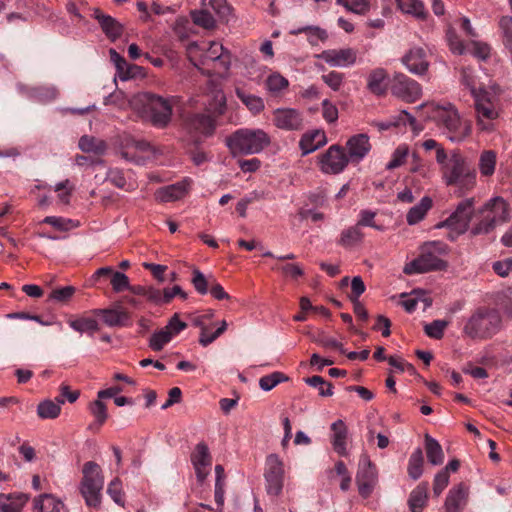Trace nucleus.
Here are the masks:
<instances>
[{
  "label": "nucleus",
  "instance_id": "53",
  "mask_svg": "<svg viewBox=\"0 0 512 512\" xmlns=\"http://www.w3.org/2000/svg\"><path fill=\"white\" fill-rule=\"evenodd\" d=\"M289 85L288 80L278 73L271 74L266 80V87L271 93H279Z\"/></svg>",
  "mask_w": 512,
  "mask_h": 512
},
{
  "label": "nucleus",
  "instance_id": "52",
  "mask_svg": "<svg viewBox=\"0 0 512 512\" xmlns=\"http://www.w3.org/2000/svg\"><path fill=\"white\" fill-rule=\"evenodd\" d=\"M448 326L445 320H434L424 326L425 334L433 339H441L444 336V330Z\"/></svg>",
  "mask_w": 512,
  "mask_h": 512
},
{
  "label": "nucleus",
  "instance_id": "8",
  "mask_svg": "<svg viewBox=\"0 0 512 512\" xmlns=\"http://www.w3.org/2000/svg\"><path fill=\"white\" fill-rule=\"evenodd\" d=\"M82 474L80 493L87 506L96 508L100 505L104 484L102 469L96 462L88 461L83 465Z\"/></svg>",
  "mask_w": 512,
  "mask_h": 512
},
{
  "label": "nucleus",
  "instance_id": "30",
  "mask_svg": "<svg viewBox=\"0 0 512 512\" xmlns=\"http://www.w3.org/2000/svg\"><path fill=\"white\" fill-rule=\"evenodd\" d=\"M326 143V135L322 131H313L302 135L299 141V147L302 155L314 152Z\"/></svg>",
  "mask_w": 512,
  "mask_h": 512
},
{
  "label": "nucleus",
  "instance_id": "42",
  "mask_svg": "<svg viewBox=\"0 0 512 512\" xmlns=\"http://www.w3.org/2000/svg\"><path fill=\"white\" fill-rule=\"evenodd\" d=\"M423 452L421 448H417L410 456L407 472L411 479L417 480L422 476L423 473Z\"/></svg>",
  "mask_w": 512,
  "mask_h": 512
},
{
  "label": "nucleus",
  "instance_id": "33",
  "mask_svg": "<svg viewBox=\"0 0 512 512\" xmlns=\"http://www.w3.org/2000/svg\"><path fill=\"white\" fill-rule=\"evenodd\" d=\"M35 512H65L64 504L51 494H42L34 499Z\"/></svg>",
  "mask_w": 512,
  "mask_h": 512
},
{
  "label": "nucleus",
  "instance_id": "16",
  "mask_svg": "<svg viewBox=\"0 0 512 512\" xmlns=\"http://www.w3.org/2000/svg\"><path fill=\"white\" fill-rule=\"evenodd\" d=\"M273 123L281 130L300 131L304 127L303 115L293 108H277L273 111Z\"/></svg>",
  "mask_w": 512,
  "mask_h": 512
},
{
  "label": "nucleus",
  "instance_id": "21",
  "mask_svg": "<svg viewBox=\"0 0 512 512\" xmlns=\"http://www.w3.org/2000/svg\"><path fill=\"white\" fill-rule=\"evenodd\" d=\"M191 186V180L186 178L177 183L161 187L155 192V199L161 203L174 202L185 197Z\"/></svg>",
  "mask_w": 512,
  "mask_h": 512
},
{
  "label": "nucleus",
  "instance_id": "1",
  "mask_svg": "<svg viewBox=\"0 0 512 512\" xmlns=\"http://www.w3.org/2000/svg\"><path fill=\"white\" fill-rule=\"evenodd\" d=\"M430 118L452 142H462L472 133V122L462 119L454 105L431 104Z\"/></svg>",
  "mask_w": 512,
  "mask_h": 512
},
{
  "label": "nucleus",
  "instance_id": "46",
  "mask_svg": "<svg viewBox=\"0 0 512 512\" xmlns=\"http://www.w3.org/2000/svg\"><path fill=\"white\" fill-rule=\"evenodd\" d=\"M212 275L206 277L200 270L194 269L192 272L191 283L193 284L195 290L200 295H205L208 293L211 283H212Z\"/></svg>",
  "mask_w": 512,
  "mask_h": 512
},
{
  "label": "nucleus",
  "instance_id": "7",
  "mask_svg": "<svg viewBox=\"0 0 512 512\" xmlns=\"http://www.w3.org/2000/svg\"><path fill=\"white\" fill-rule=\"evenodd\" d=\"M442 175L449 186L456 185L465 191L476 186V170L470 168L467 158L459 150L451 151L449 163L444 166Z\"/></svg>",
  "mask_w": 512,
  "mask_h": 512
},
{
  "label": "nucleus",
  "instance_id": "34",
  "mask_svg": "<svg viewBox=\"0 0 512 512\" xmlns=\"http://www.w3.org/2000/svg\"><path fill=\"white\" fill-rule=\"evenodd\" d=\"M432 199L428 196L423 197L420 202L410 208L406 215V220L409 225H415L424 219L427 212L432 208Z\"/></svg>",
  "mask_w": 512,
  "mask_h": 512
},
{
  "label": "nucleus",
  "instance_id": "43",
  "mask_svg": "<svg viewBox=\"0 0 512 512\" xmlns=\"http://www.w3.org/2000/svg\"><path fill=\"white\" fill-rule=\"evenodd\" d=\"M60 413V405L50 399L41 401L37 406V415L41 419H56Z\"/></svg>",
  "mask_w": 512,
  "mask_h": 512
},
{
  "label": "nucleus",
  "instance_id": "57",
  "mask_svg": "<svg viewBox=\"0 0 512 512\" xmlns=\"http://www.w3.org/2000/svg\"><path fill=\"white\" fill-rule=\"evenodd\" d=\"M110 283L113 291L116 293H120L130 288L129 278L122 272L114 271Z\"/></svg>",
  "mask_w": 512,
  "mask_h": 512
},
{
  "label": "nucleus",
  "instance_id": "36",
  "mask_svg": "<svg viewBox=\"0 0 512 512\" xmlns=\"http://www.w3.org/2000/svg\"><path fill=\"white\" fill-rule=\"evenodd\" d=\"M425 450L429 463L432 465H440L444 461V453L439 442L431 437L425 435Z\"/></svg>",
  "mask_w": 512,
  "mask_h": 512
},
{
  "label": "nucleus",
  "instance_id": "20",
  "mask_svg": "<svg viewBox=\"0 0 512 512\" xmlns=\"http://www.w3.org/2000/svg\"><path fill=\"white\" fill-rule=\"evenodd\" d=\"M317 57L331 67H348L355 64L357 52L352 48L328 49L322 51Z\"/></svg>",
  "mask_w": 512,
  "mask_h": 512
},
{
  "label": "nucleus",
  "instance_id": "63",
  "mask_svg": "<svg viewBox=\"0 0 512 512\" xmlns=\"http://www.w3.org/2000/svg\"><path fill=\"white\" fill-rule=\"evenodd\" d=\"M321 79L332 90L338 91L343 84L344 74L336 71H331L328 74L322 75Z\"/></svg>",
  "mask_w": 512,
  "mask_h": 512
},
{
  "label": "nucleus",
  "instance_id": "26",
  "mask_svg": "<svg viewBox=\"0 0 512 512\" xmlns=\"http://www.w3.org/2000/svg\"><path fill=\"white\" fill-rule=\"evenodd\" d=\"M467 502V489L463 483L453 487L445 500V512H462Z\"/></svg>",
  "mask_w": 512,
  "mask_h": 512
},
{
  "label": "nucleus",
  "instance_id": "31",
  "mask_svg": "<svg viewBox=\"0 0 512 512\" xmlns=\"http://www.w3.org/2000/svg\"><path fill=\"white\" fill-rule=\"evenodd\" d=\"M364 233L355 224L344 230H342L337 244L345 249H351L355 246L360 245L363 242Z\"/></svg>",
  "mask_w": 512,
  "mask_h": 512
},
{
  "label": "nucleus",
  "instance_id": "6",
  "mask_svg": "<svg viewBox=\"0 0 512 512\" xmlns=\"http://www.w3.org/2000/svg\"><path fill=\"white\" fill-rule=\"evenodd\" d=\"M270 143V136L262 129H238L226 139V145L233 155L257 154Z\"/></svg>",
  "mask_w": 512,
  "mask_h": 512
},
{
  "label": "nucleus",
  "instance_id": "23",
  "mask_svg": "<svg viewBox=\"0 0 512 512\" xmlns=\"http://www.w3.org/2000/svg\"><path fill=\"white\" fill-rule=\"evenodd\" d=\"M93 314L102 316L103 322L109 327H124L130 324V314L121 307L111 309H95Z\"/></svg>",
  "mask_w": 512,
  "mask_h": 512
},
{
  "label": "nucleus",
  "instance_id": "25",
  "mask_svg": "<svg viewBox=\"0 0 512 512\" xmlns=\"http://www.w3.org/2000/svg\"><path fill=\"white\" fill-rule=\"evenodd\" d=\"M94 17L98 21L102 31L111 41L117 40L123 33V26L115 18L103 14L99 9L94 12Z\"/></svg>",
  "mask_w": 512,
  "mask_h": 512
},
{
  "label": "nucleus",
  "instance_id": "27",
  "mask_svg": "<svg viewBox=\"0 0 512 512\" xmlns=\"http://www.w3.org/2000/svg\"><path fill=\"white\" fill-rule=\"evenodd\" d=\"M388 73L384 68L373 69L367 77V89L376 96L387 93Z\"/></svg>",
  "mask_w": 512,
  "mask_h": 512
},
{
  "label": "nucleus",
  "instance_id": "24",
  "mask_svg": "<svg viewBox=\"0 0 512 512\" xmlns=\"http://www.w3.org/2000/svg\"><path fill=\"white\" fill-rule=\"evenodd\" d=\"M206 60L217 62L219 66L224 70L228 71L231 65L230 52L220 43L211 42L205 54L201 64H205Z\"/></svg>",
  "mask_w": 512,
  "mask_h": 512
},
{
  "label": "nucleus",
  "instance_id": "60",
  "mask_svg": "<svg viewBox=\"0 0 512 512\" xmlns=\"http://www.w3.org/2000/svg\"><path fill=\"white\" fill-rule=\"evenodd\" d=\"M170 336L173 338L178 335L181 331L187 328V324L180 320V316L178 313H174L173 316L169 319L168 323L165 327H163Z\"/></svg>",
  "mask_w": 512,
  "mask_h": 512
},
{
  "label": "nucleus",
  "instance_id": "55",
  "mask_svg": "<svg viewBox=\"0 0 512 512\" xmlns=\"http://www.w3.org/2000/svg\"><path fill=\"white\" fill-rule=\"evenodd\" d=\"M337 2L357 14H365L370 7L368 0H337Z\"/></svg>",
  "mask_w": 512,
  "mask_h": 512
},
{
  "label": "nucleus",
  "instance_id": "4",
  "mask_svg": "<svg viewBox=\"0 0 512 512\" xmlns=\"http://www.w3.org/2000/svg\"><path fill=\"white\" fill-rule=\"evenodd\" d=\"M447 254V245L440 241L425 243L420 248L417 258L404 266L403 272L406 275L441 271L447 268V262L442 256Z\"/></svg>",
  "mask_w": 512,
  "mask_h": 512
},
{
  "label": "nucleus",
  "instance_id": "29",
  "mask_svg": "<svg viewBox=\"0 0 512 512\" xmlns=\"http://www.w3.org/2000/svg\"><path fill=\"white\" fill-rule=\"evenodd\" d=\"M331 430L333 432L331 440L333 449L340 456H345L347 454L346 439L348 434L346 424L343 420L339 419L332 423Z\"/></svg>",
  "mask_w": 512,
  "mask_h": 512
},
{
  "label": "nucleus",
  "instance_id": "13",
  "mask_svg": "<svg viewBox=\"0 0 512 512\" xmlns=\"http://www.w3.org/2000/svg\"><path fill=\"white\" fill-rule=\"evenodd\" d=\"M378 482L376 466L371 462L369 456L364 454L359 461L356 474V484L361 497L367 499L371 496Z\"/></svg>",
  "mask_w": 512,
  "mask_h": 512
},
{
  "label": "nucleus",
  "instance_id": "58",
  "mask_svg": "<svg viewBox=\"0 0 512 512\" xmlns=\"http://www.w3.org/2000/svg\"><path fill=\"white\" fill-rule=\"evenodd\" d=\"M272 269L281 271L284 276L290 277L292 279H297L304 274L303 268L299 264L295 263H287L281 266L276 264L272 267Z\"/></svg>",
  "mask_w": 512,
  "mask_h": 512
},
{
  "label": "nucleus",
  "instance_id": "22",
  "mask_svg": "<svg viewBox=\"0 0 512 512\" xmlns=\"http://www.w3.org/2000/svg\"><path fill=\"white\" fill-rule=\"evenodd\" d=\"M191 462L198 481L203 482L208 475L207 467H210L212 462L209 448L204 442H200L195 446L194 451L191 453Z\"/></svg>",
  "mask_w": 512,
  "mask_h": 512
},
{
  "label": "nucleus",
  "instance_id": "56",
  "mask_svg": "<svg viewBox=\"0 0 512 512\" xmlns=\"http://www.w3.org/2000/svg\"><path fill=\"white\" fill-rule=\"evenodd\" d=\"M360 218L356 225L361 229L362 227H372L378 231H383V226L377 225L374 221L376 212L371 210H362L359 214Z\"/></svg>",
  "mask_w": 512,
  "mask_h": 512
},
{
  "label": "nucleus",
  "instance_id": "11",
  "mask_svg": "<svg viewBox=\"0 0 512 512\" xmlns=\"http://www.w3.org/2000/svg\"><path fill=\"white\" fill-rule=\"evenodd\" d=\"M284 463L277 454H269L265 461L264 478L269 495L281 494L284 484Z\"/></svg>",
  "mask_w": 512,
  "mask_h": 512
},
{
  "label": "nucleus",
  "instance_id": "15",
  "mask_svg": "<svg viewBox=\"0 0 512 512\" xmlns=\"http://www.w3.org/2000/svg\"><path fill=\"white\" fill-rule=\"evenodd\" d=\"M184 126L195 137H210L216 129V117L205 113H193L186 116Z\"/></svg>",
  "mask_w": 512,
  "mask_h": 512
},
{
  "label": "nucleus",
  "instance_id": "3",
  "mask_svg": "<svg viewBox=\"0 0 512 512\" xmlns=\"http://www.w3.org/2000/svg\"><path fill=\"white\" fill-rule=\"evenodd\" d=\"M476 125L481 132H493L496 129V120L500 116L501 104L499 97L492 91L484 88H472Z\"/></svg>",
  "mask_w": 512,
  "mask_h": 512
},
{
  "label": "nucleus",
  "instance_id": "19",
  "mask_svg": "<svg viewBox=\"0 0 512 512\" xmlns=\"http://www.w3.org/2000/svg\"><path fill=\"white\" fill-rule=\"evenodd\" d=\"M372 145L370 138L365 133H359L351 136L347 142V156L352 164H359L370 152Z\"/></svg>",
  "mask_w": 512,
  "mask_h": 512
},
{
  "label": "nucleus",
  "instance_id": "17",
  "mask_svg": "<svg viewBox=\"0 0 512 512\" xmlns=\"http://www.w3.org/2000/svg\"><path fill=\"white\" fill-rule=\"evenodd\" d=\"M401 61L410 73L417 76H424L430 67L427 52L422 47L410 48Z\"/></svg>",
  "mask_w": 512,
  "mask_h": 512
},
{
  "label": "nucleus",
  "instance_id": "59",
  "mask_svg": "<svg viewBox=\"0 0 512 512\" xmlns=\"http://www.w3.org/2000/svg\"><path fill=\"white\" fill-rule=\"evenodd\" d=\"M388 363L399 372L407 371L410 375H418L416 368L411 363H408L404 359L395 356L388 357Z\"/></svg>",
  "mask_w": 512,
  "mask_h": 512
},
{
  "label": "nucleus",
  "instance_id": "32",
  "mask_svg": "<svg viewBox=\"0 0 512 512\" xmlns=\"http://www.w3.org/2000/svg\"><path fill=\"white\" fill-rule=\"evenodd\" d=\"M497 165V153L494 150H483L479 155L478 169L481 177L490 178L494 175Z\"/></svg>",
  "mask_w": 512,
  "mask_h": 512
},
{
  "label": "nucleus",
  "instance_id": "47",
  "mask_svg": "<svg viewBox=\"0 0 512 512\" xmlns=\"http://www.w3.org/2000/svg\"><path fill=\"white\" fill-rule=\"evenodd\" d=\"M89 410L95 418V424L100 428L108 419L106 404L97 399L89 404Z\"/></svg>",
  "mask_w": 512,
  "mask_h": 512
},
{
  "label": "nucleus",
  "instance_id": "41",
  "mask_svg": "<svg viewBox=\"0 0 512 512\" xmlns=\"http://www.w3.org/2000/svg\"><path fill=\"white\" fill-rule=\"evenodd\" d=\"M501 41L504 48L512 55V16H502L498 21Z\"/></svg>",
  "mask_w": 512,
  "mask_h": 512
},
{
  "label": "nucleus",
  "instance_id": "28",
  "mask_svg": "<svg viewBox=\"0 0 512 512\" xmlns=\"http://www.w3.org/2000/svg\"><path fill=\"white\" fill-rule=\"evenodd\" d=\"M29 500L25 493L0 494L1 512H20Z\"/></svg>",
  "mask_w": 512,
  "mask_h": 512
},
{
  "label": "nucleus",
  "instance_id": "49",
  "mask_svg": "<svg viewBox=\"0 0 512 512\" xmlns=\"http://www.w3.org/2000/svg\"><path fill=\"white\" fill-rule=\"evenodd\" d=\"M288 377L282 372H273L260 378L259 386L264 391L272 390L281 382L287 381Z\"/></svg>",
  "mask_w": 512,
  "mask_h": 512
},
{
  "label": "nucleus",
  "instance_id": "2",
  "mask_svg": "<svg viewBox=\"0 0 512 512\" xmlns=\"http://www.w3.org/2000/svg\"><path fill=\"white\" fill-rule=\"evenodd\" d=\"M502 318L493 308L480 307L466 320L462 334L472 340H488L501 330Z\"/></svg>",
  "mask_w": 512,
  "mask_h": 512
},
{
  "label": "nucleus",
  "instance_id": "61",
  "mask_svg": "<svg viewBox=\"0 0 512 512\" xmlns=\"http://www.w3.org/2000/svg\"><path fill=\"white\" fill-rule=\"evenodd\" d=\"M210 6L221 19L229 20L232 8L227 0H210Z\"/></svg>",
  "mask_w": 512,
  "mask_h": 512
},
{
  "label": "nucleus",
  "instance_id": "38",
  "mask_svg": "<svg viewBox=\"0 0 512 512\" xmlns=\"http://www.w3.org/2000/svg\"><path fill=\"white\" fill-rule=\"evenodd\" d=\"M290 33L292 35L306 34L307 41L314 46L318 45L319 42H325L328 38L326 30L318 26H303L292 30Z\"/></svg>",
  "mask_w": 512,
  "mask_h": 512
},
{
  "label": "nucleus",
  "instance_id": "9",
  "mask_svg": "<svg viewBox=\"0 0 512 512\" xmlns=\"http://www.w3.org/2000/svg\"><path fill=\"white\" fill-rule=\"evenodd\" d=\"M140 101L144 107V116L153 126L166 127L171 121L172 104L170 99L163 98L153 93H143Z\"/></svg>",
  "mask_w": 512,
  "mask_h": 512
},
{
  "label": "nucleus",
  "instance_id": "54",
  "mask_svg": "<svg viewBox=\"0 0 512 512\" xmlns=\"http://www.w3.org/2000/svg\"><path fill=\"white\" fill-rule=\"evenodd\" d=\"M446 40L449 49L452 53L461 55L465 50L463 41L459 38L456 31L453 28H448L446 31Z\"/></svg>",
  "mask_w": 512,
  "mask_h": 512
},
{
  "label": "nucleus",
  "instance_id": "12",
  "mask_svg": "<svg viewBox=\"0 0 512 512\" xmlns=\"http://www.w3.org/2000/svg\"><path fill=\"white\" fill-rule=\"evenodd\" d=\"M390 89L393 96L406 103H414L422 97L421 85L404 73L393 76Z\"/></svg>",
  "mask_w": 512,
  "mask_h": 512
},
{
  "label": "nucleus",
  "instance_id": "45",
  "mask_svg": "<svg viewBox=\"0 0 512 512\" xmlns=\"http://www.w3.org/2000/svg\"><path fill=\"white\" fill-rule=\"evenodd\" d=\"M305 383L311 387L317 388L318 393L322 397H329L333 395V385L327 382L323 377L314 375L305 379Z\"/></svg>",
  "mask_w": 512,
  "mask_h": 512
},
{
  "label": "nucleus",
  "instance_id": "18",
  "mask_svg": "<svg viewBox=\"0 0 512 512\" xmlns=\"http://www.w3.org/2000/svg\"><path fill=\"white\" fill-rule=\"evenodd\" d=\"M152 150V145L146 140L125 137L120 147V155L127 161L141 164L143 157L139 153L151 152Z\"/></svg>",
  "mask_w": 512,
  "mask_h": 512
},
{
  "label": "nucleus",
  "instance_id": "51",
  "mask_svg": "<svg viewBox=\"0 0 512 512\" xmlns=\"http://www.w3.org/2000/svg\"><path fill=\"white\" fill-rule=\"evenodd\" d=\"M193 22L205 29H213L216 26V21L210 12L206 10H199L192 12Z\"/></svg>",
  "mask_w": 512,
  "mask_h": 512
},
{
  "label": "nucleus",
  "instance_id": "14",
  "mask_svg": "<svg viewBox=\"0 0 512 512\" xmlns=\"http://www.w3.org/2000/svg\"><path fill=\"white\" fill-rule=\"evenodd\" d=\"M350 159L345 148L341 145H331L325 153L319 157L320 170L325 174H339L347 167Z\"/></svg>",
  "mask_w": 512,
  "mask_h": 512
},
{
  "label": "nucleus",
  "instance_id": "5",
  "mask_svg": "<svg viewBox=\"0 0 512 512\" xmlns=\"http://www.w3.org/2000/svg\"><path fill=\"white\" fill-rule=\"evenodd\" d=\"M477 214L480 218L470 228L472 236L489 234L497 225L510 219L509 205L499 196L488 200Z\"/></svg>",
  "mask_w": 512,
  "mask_h": 512
},
{
  "label": "nucleus",
  "instance_id": "10",
  "mask_svg": "<svg viewBox=\"0 0 512 512\" xmlns=\"http://www.w3.org/2000/svg\"><path fill=\"white\" fill-rule=\"evenodd\" d=\"M474 204L475 199L473 197L462 200L456 206L455 211L447 219L438 223L436 228L446 227L450 229L448 238L451 241L456 240L458 236L468 231L474 214Z\"/></svg>",
  "mask_w": 512,
  "mask_h": 512
},
{
  "label": "nucleus",
  "instance_id": "37",
  "mask_svg": "<svg viewBox=\"0 0 512 512\" xmlns=\"http://www.w3.org/2000/svg\"><path fill=\"white\" fill-rule=\"evenodd\" d=\"M396 3L398 8L406 14H410L420 20L427 18V11L421 0H396Z\"/></svg>",
  "mask_w": 512,
  "mask_h": 512
},
{
  "label": "nucleus",
  "instance_id": "40",
  "mask_svg": "<svg viewBox=\"0 0 512 512\" xmlns=\"http://www.w3.org/2000/svg\"><path fill=\"white\" fill-rule=\"evenodd\" d=\"M236 95L253 114H258L264 110L265 105L261 97L249 94L240 88L236 89Z\"/></svg>",
  "mask_w": 512,
  "mask_h": 512
},
{
  "label": "nucleus",
  "instance_id": "48",
  "mask_svg": "<svg viewBox=\"0 0 512 512\" xmlns=\"http://www.w3.org/2000/svg\"><path fill=\"white\" fill-rule=\"evenodd\" d=\"M172 340V337L170 336V333L166 331L164 328L155 331L149 340V347L153 351H161L164 346L169 343Z\"/></svg>",
  "mask_w": 512,
  "mask_h": 512
},
{
  "label": "nucleus",
  "instance_id": "44",
  "mask_svg": "<svg viewBox=\"0 0 512 512\" xmlns=\"http://www.w3.org/2000/svg\"><path fill=\"white\" fill-rule=\"evenodd\" d=\"M72 329L80 333H93L99 330V324L94 318L82 317L69 322Z\"/></svg>",
  "mask_w": 512,
  "mask_h": 512
},
{
  "label": "nucleus",
  "instance_id": "62",
  "mask_svg": "<svg viewBox=\"0 0 512 512\" xmlns=\"http://www.w3.org/2000/svg\"><path fill=\"white\" fill-rule=\"evenodd\" d=\"M108 494L118 505L124 506V495L122 492V484L118 478L112 480L107 489Z\"/></svg>",
  "mask_w": 512,
  "mask_h": 512
},
{
  "label": "nucleus",
  "instance_id": "35",
  "mask_svg": "<svg viewBox=\"0 0 512 512\" xmlns=\"http://www.w3.org/2000/svg\"><path fill=\"white\" fill-rule=\"evenodd\" d=\"M78 146L83 152L93 153L96 156L103 155L107 149L105 141L88 135H84L79 139Z\"/></svg>",
  "mask_w": 512,
  "mask_h": 512
},
{
  "label": "nucleus",
  "instance_id": "39",
  "mask_svg": "<svg viewBox=\"0 0 512 512\" xmlns=\"http://www.w3.org/2000/svg\"><path fill=\"white\" fill-rule=\"evenodd\" d=\"M428 499L427 484L418 485L411 493L408 504L411 512H422Z\"/></svg>",
  "mask_w": 512,
  "mask_h": 512
},
{
  "label": "nucleus",
  "instance_id": "64",
  "mask_svg": "<svg viewBox=\"0 0 512 512\" xmlns=\"http://www.w3.org/2000/svg\"><path fill=\"white\" fill-rule=\"evenodd\" d=\"M75 293L73 286H65L62 288L53 289L49 295V299L57 302H67Z\"/></svg>",
  "mask_w": 512,
  "mask_h": 512
},
{
  "label": "nucleus",
  "instance_id": "50",
  "mask_svg": "<svg viewBox=\"0 0 512 512\" xmlns=\"http://www.w3.org/2000/svg\"><path fill=\"white\" fill-rule=\"evenodd\" d=\"M409 154L408 146L400 145L398 146L392 154L391 160L386 164L387 170H393L400 166H402L407 159Z\"/></svg>",
  "mask_w": 512,
  "mask_h": 512
}]
</instances>
